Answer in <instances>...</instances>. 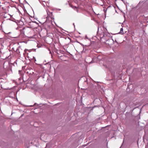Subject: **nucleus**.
<instances>
[{
    "label": "nucleus",
    "mask_w": 148,
    "mask_h": 148,
    "mask_svg": "<svg viewBox=\"0 0 148 148\" xmlns=\"http://www.w3.org/2000/svg\"><path fill=\"white\" fill-rule=\"evenodd\" d=\"M47 18H51L52 16V12H50L49 11L47 10Z\"/></svg>",
    "instance_id": "obj_1"
},
{
    "label": "nucleus",
    "mask_w": 148,
    "mask_h": 148,
    "mask_svg": "<svg viewBox=\"0 0 148 148\" xmlns=\"http://www.w3.org/2000/svg\"><path fill=\"white\" fill-rule=\"evenodd\" d=\"M103 30H104V32H103V33H105L104 34L105 35H106L108 33V32H107V29L105 27H104L103 26Z\"/></svg>",
    "instance_id": "obj_2"
},
{
    "label": "nucleus",
    "mask_w": 148,
    "mask_h": 148,
    "mask_svg": "<svg viewBox=\"0 0 148 148\" xmlns=\"http://www.w3.org/2000/svg\"><path fill=\"white\" fill-rule=\"evenodd\" d=\"M10 15L7 14H5L4 15V17L5 18H7L8 16H10Z\"/></svg>",
    "instance_id": "obj_3"
},
{
    "label": "nucleus",
    "mask_w": 148,
    "mask_h": 148,
    "mask_svg": "<svg viewBox=\"0 0 148 148\" xmlns=\"http://www.w3.org/2000/svg\"><path fill=\"white\" fill-rule=\"evenodd\" d=\"M19 49H21V48L19 47L17 49L16 52L17 53L19 54L20 53V52L19 51Z\"/></svg>",
    "instance_id": "obj_4"
},
{
    "label": "nucleus",
    "mask_w": 148,
    "mask_h": 148,
    "mask_svg": "<svg viewBox=\"0 0 148 148\" xmlns=\"http://www.w3.org/2000/svg\"><path fill=\"white\" fill-rule=\"evenodd\" d=\"M97 38L98 39L100 40H101L102 39V38L101 37V36H99L98 35H97Z\"/></svg>",
    "instance_id": "obj_5"
},
{
    "label": "nucleus",
    "mask_w": 148,
    "mask_h": 148,
    "mask_svg": "<svg viewBox=\"0 0 148 148\" xmlns=\"http://www.w3.org/2000/svg\"><path fill=\"white\" fill-rule=\"evenodd\" d=\"M120 33H121V34H123L124 33V32H123V28H121V30H120Z\"/></svg>",
    "instance_id": "obj_6"
},
{
    "label": "nucleus",
    "mask_w": 148,
    "mask_h": 148,
    "mask_svg": "<svg viewBox=\"0 0 148 148\" xmlns=\"http://www.w3.org/2000/svg\"><path fill=\"white\" fill-rule=\"evenodd\" d=\"M103 10H104V12H105V16H106V10H105V9H104Z\"/></svg>",
    "instance_id": "obj_7"
},
{
    "label": "nucleus",
    "mask_w": 148,
    "mask_h": 148,
    "mask_svg": "<svg viewBox=\"0 0 148 148\" xmlns=\"http://www.w3.org/2000/svg\"><path fill=\"white\" fill-rule=\"evenodd\" d=\"M28 51V50L27 49H25V50H24L25 53H26V51Z\"/></svg>",
    "instance_id": "obj_8"
},
{
    "label": "nucleus",
    "mask_w": 148,
    "mask_h": 148,
    "mask_svg": "<svg viewBox=\"0 0 148 148\" xmlns=\"http://www.w3.org/2000/svg\"><path fill=\"white\" fill-rule=\"evenodd\" d=\"M33 59H34V60L35 61H36V59L34 57H33Z\"/></svg>",
    "instance_id": "obj_9"
},
{
    "label": "nucleus",
    "mask_w": 148,
    "mask_h": 148,
    "mask_svg": "<svg viewBox=\"0 0 148 148\" xmlns=\"http://www.w3.org/2000/svg\"><path fill=\"white\" fill-rule=\"evenodd\" d=\"M75 7V8L77 9V8H76V7Z\"/></svg>",
    "instance_id": "obj_10"
},
{
    "label": "nucleus",
    "mask_w": 148,
    "mask_h": 148,
    "mask_svg": "<svg viewBox=\"0 0 148 148\" xmlns=\"http://www.w3.org/2000/svg\"><path fill=\"white\" fill-rule=\"evenodd\" d=\"M99 27H98V30H99Z\"/></svg>",
    "instance_id": "obj_11"
},
{
    "label": "nucleus",
    "mask_w": 148,
    "mask_h": 148,
    "mask_svg": "<svg viewBox=\"0 0 148 148\" xmlns=\"http://www.w3.org/2000/svg\"><path fill=\"white\" fill-rule=\"evenodd\" d=\"M97 34H98V32H97Z\"/></svg>",
    "instance_id": "obj_12"
},
{
    "label": "nucleus",
    "mask_w": 148,
    "mask_h": 148,
    "mask_svg": "<svg viewBox=\"0 0 148 148\" xmlns=\"http://www.w3.org/2000/svg\"><path fill=\"white\" fill-rule=\"evenodd\" d=\"M98 59H99V57H98Z\"/></svg>",
    "instance_id": "obj_13"
}]
</instances>
